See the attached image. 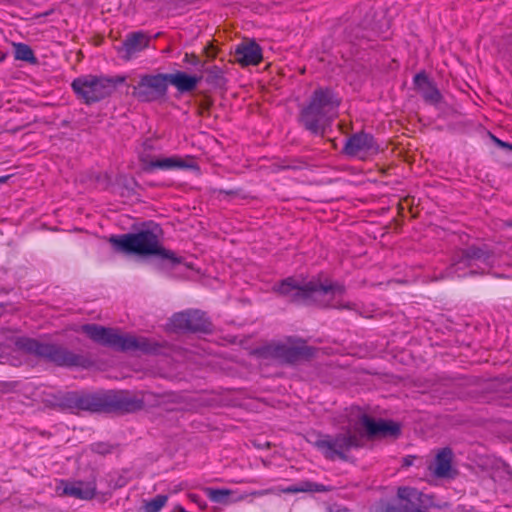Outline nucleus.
I'll list each match as a JSON object with an SVG mask.
<instances>
[{
    "label": "nucleus",
    "instance_id": "f257e3e1",
    "mask_svg": "<svg viewBox=\"0 0 512 512\" xmlns=\"http://www.w3.org/2000/svg\"><path fill=\"white\" fill-rule=\"evenodd\" d=\"M177 395L171 392L156 394L143 392L141 397L129 391H71L67 392L62 406L68 411L79 414L81 411L89 413H132L141 410L145 403L152 406H161L166 403L176 402Z\"/></svg>",
    "mask_w": 512,
    "mask_h": 512
},
{
    "label": "nucleus",
    "instance_id": "f03ea898",
    "mask_svg": "<svg viewBox=\"0 0 512 512\" xmlns=\"http://www.w3.org/2000/svg\"><path fill=\"white\" fill-rule=\"evenodd\" d=\"M363 428L370 438L377 436L397 435L399 426L384 420L375 421L372 417L362 414L354 429H347L345 432L335 436L325 435L319 438L315 445L322 452L326 459L336 458L347 460L346 453L352 448H359L364 444V434L359 430Z\"/></svg>",
    "mask_w": 512,
    "mask_h": 512
},
{
    "label": "nucleus",
    "instance_id": "7ed1b4c3",
    "mask_svg": "<svg viewBox=\"0 0 512 512\" xmlns=\"http://www.w3.org/2000/svg\"><path fill=\"white\" fill-rule=\"evenodd\" d=\"M161 229L158 226L152 229H142L135 233H126L118 236H111L109 242L114 250L124 254L139 256H153L162 261H168L173 266L183 262L182 257L174 251L166 249L160 240Z\"/></svg>",
    "mask_w": 512,
    "mask_h": 512
},
{
    "label": "nucleus",
    "instance_id": "20e7f679",
    "mask_svg": "<svg viewBox=\"0 0 512 512\" xmlns=\"http://www.w3.org/2000/svg\"><path fill=\"white\" fill-rule=\"evenodd\" d=\"M339 105L340 99L331 89L320 87L301 110L299 122L311 133L324 137L338 115Z\"/></svg>",
    "mask_w": 512,
    "mask_h": 512
},
{
    "label": "nucleus",
    "instance_id": "39448f33",
    "mask_svg": "<svg viewBox=\"0 0 512 512\" xmlns=\"http://www.w3.org/2000/svg\"><path fill=\"white\" fill-rule=\"evenodd\" d=\"M345 287L339 283L326 281L300 284L290 278V302L299 304H316L323 308L353 309L352 304L345 303Z\"/></svg>",
    "mask_w": 512,
    "mask_h": 512
},
{
    "label": "nucleus",
    "instance_id": "423d86ee",
    "mask_svg": "<svg viewBox=\"0 0 512 512\" xmlns=\"http://www.w3.org/2000/svg\"><path fill=\"white\" fill-rule=\"evenodd\" d=\"M80 330L94 342L121 352L154 354L160 348L158 343L146 337L121 333L119 329L107 328L98 324H85L81 326Z\"/></svg>",
    "mask_w": 512,
    "mask_h": 512
},
{
    "label": "nucleus",
    "instance_id": "0eeeda50",
    "mask_svg": "<svg viewBox=\"0 0 512 512\" xmlns=\"http://www.w3.org/2000/svg\"><path fill=\"white\" fill-rule=\"evenodd\" d=\"M18 349L51 362L57 366L82 367L91 366V361L81 354H76L68 348L49 342H40L33 338L20 337L15 341Z\"/></svg>",
    "mask_w": 512,
    "mask_h": 512
},
{
    "label": "nucleus",
    "instance_id": "6e6552de",
    "mask_svg": "<svg viewBox=\"0 0 512 512\" xmlns=\"http://www.w3.org/2000/svg\"><path fill=\"white\" fill-rule=\"evenodd\" d=\"M72 88L80 99L90 104L109 96L115 90V85L108 78L88 75L75 79Z\"/></svg>",
    "mask_w": 512,
    "mask_h": 512
},
{
    "label": "nucleus",
    "instance_id": "1a4fd4ad",
    "mask_svg": "<svg viewBox=\"0 0 512 512\" xmlns=\"http://www.w3.org/2000/svg\"><path fill=\"white\" fill-rule=\"evenodd\" d=\"M131 94L140 102H154L167 94L166 74H142L135 84L130 85Z\"/></svg>",
    "mask_w": 512,
    "mask_h": 512
},
{
    "label": "nucleus",
    "instance_id": "9d476101",
    "mask_svg": "<svg viewBox=\"0 0 512 512\" xmlns=\"http://www.w3.org/2000/svg\"><path fill=\"white\" fill-rule=\"evenodd\" d=\"M250 355L265 365L288 363V346L280 341L265 342L250 351Z\"/></svg>",
    "mask_w": 512,
    "mask_h": 512
},
{
    "label": "nucleus",
    "instance_id": "9b49d317",
    "mask_svg": "<svg viewBox=\"0 0 512 512\" xmlns=\"http://www.w3.org/2000/svg\"><path fill=\"white\" fill-rule=\"evenodd\" d=\"M172 325L175 329L191 332L208 333L212 330V323L206 314L200 310H188L176 313L172 317Z\"/></svg>",
    "mask_w": 512,
    "mask_h": 512
},
{
    "label": "nucleus",
    "instance_id": "f8f14e48",
    "mask_svg": "<svg viewBox=\"0 0 512 512\" xmlns=\"http://www.w3.org/2000/svg\"><path fill=\"white\" fill-rule=\"evenodd\" d=\"M427 494L412 487H399L397 503L386 507L385 512H415L418 506H426Z\"/></svg>",
    "mask_w": 512,
    "mask_h": 512
},
{
    "label": "nucleus",
    "instance_id": "ddd939ff",
    "mask_svg": "<svg viewBox=\"0 0 512 512\" xmlns=\"http://www.w3.org/2000/svg\"><path fill=\"white\" fill-rule=\"evenodd\" d=\"M379 151L372 135L360 132L352 135L346 141L344 152L349 156L365 159L367 156L374 155Z\"/></svg>",
    "mask_w": 512,
    "mask_h": 512
},
{
    "label": "nucleus",
    "instance_id": "4468645a",
    "mask_svg": "<svg viewBox=\"0 0 512 512\" xmlns=\"http://www.w3.org/2000/svg\"><path fill=\"white\" fill-rule=\"evenodd\" d=\"M490 257V252L484 248L469 246L466 249H461L455 252L452 257V263L446 270L447 276L455 273V266L463 264L464 267L471 266L475 260H486Z\"/></svg>",
    "mask_w": 512,
    "mask_h": 512
},
{
    "label": "nucleus",
    "instance_id": "2eb2a0df",
    "mask_svg": "<svg viewBox=\"0 0 512 512\" xmlns=\"http://www.w3.org/2000/svg\"><path fill=\"white\" fill-rule=\"evenodd\" d=\"M150 38L143 32L129 33L122 45L117 48L120 57L125 60H131L136 54L146 49Z\"/></svg>",
    "mask_w": 512,
    "mask_h": 512
},
{
    "label": "nucleus",
    "instance_id": "dca6fc26",
    "mask_svg": "<svg viewBox=\"0 0 512 512\" xmlns=\"http://www.w3.org/2000/svg\"><path fill=\"white\" fill-rule=\"evenodd\" d=\"M234 59L242 66L257 65L262 60V49L253 40L244 41L236 47Z\"/></svg>",
    "mask_w": 512,
    "mask_h": 512
},
{
    "label": "nucleus",
    "instance_id": "f3484780",
    "mask_svg": "<svg viewBox=\"0 0 512 512\" xmlns=\"http://www.w3.org/2000/svg\"><path fill=\"white\" fill-rule=\"evenodd\" d=\"M416 90L421 94L425 102L436 105L442 100V95L435 84L429 80L425 72H420L414 77Z\"/></svg>",
    "mask_w": 512,
    "mask_h": 512
},
{
    "label": "nucleus",
    "instance_id": "a211bd4d",
    "mask_svg": "<svg viewBox=\"0 0 512 512\" xmlns=\"http://www.w3.org/2000/svg\"><path fill=\"white\" fill-rule=\"evenodd\" d=\"M140 162L145 172H151L155 169L171 170L188 167L182 159L177 157L152 159L149 155L142 154Z\"/></svg>",
    "mask_w": 512,
    "mask_h": 512
},
{
    "label": "nucleus",
    "instance_id": "6ab92c4d",
    "mask_svg": "<svg viewBox=\"0 0 512 512\" xmlns=\"http://www.w3.org/2000/svg\"><path fill=\"white\" fill-rule=\"evenodd\" d=\"M203 76L188 75L185 72L177 71L175 73L166 74L167 86L169 84L175 86L181 93L193 91Z\"/></svg>",
    "mask_w": 512,
    "mask_h": 512
},
{
    "label": "nucleus",
    "instance_id": "aec40b11",
    "mask_svg": "<svg viewBox=\"0 0 512 512\" xmlns=\"http://www.w3.org/2000/svg\"><path fill=\"white\" fill-rule=\"evenodd\" d=\"M316 351V348L308 346L304 340L290 337V364L310 360Z\"/></svg>",
    "mask_w": 512,
    "mask_h": 512
},
{
    "label": "nucleus",
    "instance_id": "412c9836",
    "mask_svg": "<svg viewBox=\"0 0 512 512\" xmlns=\"http://www.w3.org/2000/svg\"><path fill=\"white\" fill-rule=\"evenodd\" d=\"M453 459V452L450 448L445 447L441 449L436 457L434 466H430L433 474L437 477L444 478L450 476L451 464Z\"/></svg>",
    "mask_w": 512,
    "mask_h": 512
},
{
    "label": "nucleus",
    "instance_id": "4be33fe9",
    "mask_svg": "<svg viewBox=\"0 0 512 512\" xmlns=\"http://www.w3.org/2000/svg\"><path fill=\"white\" fill-rule=\"evenodd\" d=\"M65 495L72 496L77 499L90 500L95 496L96 485L94 482H74L67 484L63 490Z\"/></svg>",
    "mask_w": 512,
    "mask_h": 512
},
{
    "label": "nucleus",
    "instance_id": "5701e85b",
    "mask_svg": "<svg viewBox=\"0 0 512 512\" xmlns=\"http://www.w3.org/2000/svg\"><path fill=\"white\" fill-rule=\"evenodd\" d=\"M206 76L205 81L214 88H224L226 85V78L221 68L212 66L203 69Z\"/></svg>",
    "mask_w": 512,
    "mask_h": 512
},
{
    "label": "nucleus",
    "instance_id": "b1692460",
    "mask_svg": "<svg viewBox=\"0 0 512 512\" xmlns=\"http://www.w3.org/2000/svg\"><path fill=\"white\" fill-rule=\"evenodd\" d=\"M14 56L16 60L25 61L30 64H36L37 58L30 46L23 43H14Z\"/></svg>",
    "mask_w": 512,
    "mask_h": 512
},
{
    "label": "nucleus",
    "instance_id": "393cba45",
    "mask_svg": "<svg viewBox=\"0 0 512 512\" xmlns=\"http://www.w3.org/2000/svg\"><path fill=\"white\" fill-rule=\"evenodd\" d=\"M333 488L331 486H325L322 484H317L310 481H305L300 483L299 485L290 486V493L297 492H329Z\"/></svg>",
    "mask_w": 512,
    "mask_h": 512
},
{
    "label": "nucleus",
    "instance_id": "a878e982",
    "mask_svg": "<svg viewBox=\"0 0 512 512\" xmlns=\"http://www.w3.org/2000/svg\"><path fill=\"white\" fill-rule=\"evenodd\" d=\"M66 396H67V392L60 393L57 395H52L51 397L44 399L43 402H44L45 406L48 408L59 409L62 411L68 410L67 407L62 406V402H64V398H66Z\"/></svg>",
    "mask_w": 512,
    "mask_h": 512
},
{
    "label": "nucleus",
    "instance_id": "bb28decb",
    "mask_svg": "<svg viewBox=\"0 0 512 512\" xmlns=\"http://www.w3.org/2000/svg\"><path fill=\"white\" fill-rule=\"evenodd\" d=\"M168 497L166 495H157L152 500L146 502L145 512H159L166 504Z\"/></svg>",
    "mask_w": 512,
    "mask_h": 512
},
{
    "label": "nucleus",
    "instance_id": "cd10ccee",
    "mask_svg": "<svg viewBox=\"0 0 512 512\" xmlns=\"http://www.w3.org/2000/svg\"><path fill=\"white\" fill-rule=\"evenodd\" d=\"M206 493L211 501L216 503H223L225 502L226 497L231 495L232 491L228 489L207 488Z\"/></svg>",
    "mask_w": 512,
    "mask_h": 512
},
{
    "label": "nucleus",
    "instance_id": "c85d7f7f",
    "mask_svg": "<svg viewBox=\"0 0 512 512\" xmlns=\"http://www.w3.org/2000/svg\"><path fill=\"white\" fill-rule=\"evenodd\" d=\"M91 450L95 453L106 455L111 452V446L106 443H94L91 446Z\"/></svg>",
    "mask_w": 512,
    "mask_h": 512
},
{
    "label": "nucleus",
    "instance_id": "c756f323",
    "mask_svg": "<svg viewBox=\"0 0 512 512\" xmlns=\"http://www.w3.org/2000/svg\"><path fill=\"white\" fill-rule=\"evenodd\" d=\"M275 492H276L275 489H266V490L253 491L250 494H244V495L239 496L237 500L238 501L244 500L247 496L261 497V496H264V495H267V494H272V493H275Z\"/></svg>",
    "mask_w": 512,
    "mask_h": 512
},
{
    "label": "nucleus",
    "instance_id": "7c9ffc66",
    "mask_svg": "<svg viewBox=\"0 0 512 512\" xmlns=\"http://www.w3.org/2000/svg\"><path fill=\"white\" fill-rule=\"evenodd\" d=\"M275 492H276L275 489H266V490L253 491L250 494H244V495L239 496L237 500L238 501L244 500L247 496L261 497V496H264V495H267V494H272V493H275Z\"/></svg>",
    "mask_w": 512,
    "mask_h": 512
},
{
    "label": "nucleus",
    "instance_id": "2f4dec72",
    "mask_svg": "<svg viewBox=\"0 0 512 512\" xmlns=\"http://www.w3.org/2000/svg\"><path fill=\"white\" fill-rule=\"evenodd\" d=\"M184 62L194 66L200 65L202 69H204L205 66V62H201L200 59L194 54H186Z\"/></svg>",
    "mask_w": 512,
    "mask_h": 512
},
{
    "label": "nucleus",
    "instance_id": "473e14b6",
    "mask_svg": "<svg viewBox=\"0 0 512 512\" xmlns=\"http://www.w3.org/2000/svg\"><path fill=\"white\" fill-rule=\"evenodd\" d=\"M211 105L212 101L210 99H204L203 101H201L198 106L199 115L203 116L206 112H208Z\"/></svg>",
    "mask_w": 512,
    "mask_h": 512
},
{
    "label": "nucleus",
    "instance_id": "72a5a7b5",
    "mask_svg": "<svg viewBox=\"0 0 512 512\" xmlns=\"http://www.w3.org/2000/svg\"><path fill=\"white\" fill-rule=\"evenodd\" d=\"M279 292L285 295L288 292V279H283L279 286Z\"/></svg>",
    "mask_w": 512,
    "mask_h": 512
},
{
    "label": "nucleus",
    "instance_id": "f704fd0d",
    "mask_svg": "<svg viewBox=\"0 0 512 512\" xmlns=\"http://www.w3.org/2000/svg\"><path fill=\"white\" fill-rule=\"evenodd\" d=\"M414 457L408 456L403 459V466L409 467L413 464Z\"/></svg>",
    "mask_w": 512,
    "mask_h": 512
},
{
    "label": "nucleus",
    "instance_id": "c9c22d12",
    "mask_svg": "<svg viewBox=\"0 0 512 512\" xmlns=\"http://www.w3.org/2000/svg\"><path fill=\"white\" fill-rule=\"evenodd\" d=\"M495 141L497 142V144H498L499 146H501V147H505V148H508V149L512 150V145H511V144H508V143H506V142H503V141H501V140H499V139H497V138H495Z\"/></svg>",
    "mask_w": 512,
    "mask_h": 512
},
{
    "label": "nucleus",
    "instance_id": "e433bc0d",
    "mask_svg": "<svg viewBox=\"0 0 512 512\" xmlns=\"http://www.w3.org/2000/svg\"><path fill=\"white\" fill-rule=\"evenodd\" d=\"M111 80L114 82V85L116 86L118 83H123L125 81V77H117Z\"/></svg>",
    "mask_w": 512,
    "mask_h": 512
},
{
    "label": "nucleus",
    "instance_id": "4c0bfd02",
    "mask_svg": "<svg viewBox=\"0 0 512 512\" xmlns=\"http://www.w3.org/2000/svg\"><path fill=\"white\" fill-rule=\"evenodd\" d=\"M6 58V53L0 51V62L4 61Z\"/></svg>",
    "mask_w": 512,
    "mask_h": 512
},
{
    "label": "nucleus",
    "instance_id": "58836bf2",
    "mask_svg": "<svg viewBox=\"0 0 512 512\" xmlns=\"http://www.w3.org/2000/svg\"><path fill=\"white\" fill-rule=\"evenodd\" d=\"M8 178L9 176L0 177V183H4Z\"/></svg>",
    "mask_w": 512,
    "mask_h": 512
},
{
    "label": "nucleus",
    "instance_id": "ea45409f",
    "mask_svg": "<svg viewBox=\"0 0 512 512\" xmlns=\"http://www.w3.org/2000/svg\"><path fill=\"white\" fill-rule=\"evenodd\" d=\"M220 193H225V194H227V195L234 194V192H233V191H230V192H223V191H221Z\"/></svg>",
    "mask_w": 512,
    "mask_h": 512
},
{
    "label": "nucleus",
    "instance_id": "a19ab883",
    "mask_svg": "<svg viewBox=\"0 0 512 512\" xmlns=\"http://www.w3.org/2000/svg\"><path fill=\"white\" fill-rule=\"evenodd\" d=\"M299 72H300L301 74L305 73V68H304V67H303V68H301V69L299 70Z\"/></svg>",
    "mask_w": 512,
    "mask_h": 512
},
{
    "label": "nucleus",
    "instance_id": "79ce46f5",
    "mask_svg": "<svg viewBox=\"0 0 512 512\" xmlns=\"http://www.w3.org/2000/svg\"><path fill=\"white\" fill-rule=\"evenodd\" d=\"M206 51H208V48L206 49ZM207 53H209V52H207ZM208 56L214 57V54H208Z\"/></svg>",
    "mask_w": 512,
    "mask_h": 512
},
{
    "label": "nucleus",
    "instance_id": "37998d69",
    "mask_svg": "<svg viewBox=\"0 0 512 512\" xmlns=\"http://www.w3.org/2000/svg\"><path fill=\"white\" fill-rule=\"evenodd\" d=\"M508 226H512V221L507 222Z\"/></svg>",
    "mask_w": 512,
    "mask_h": 512
},
{
    "label": "nucleus",
    "instance_id": "c03bdc74",
    "mask_svg": "<svg viewBox=\"0 0 512 512\" xmlns=\"http://www.w3.org/2000/svg\"><path fill=\"white\" fill-rule=\"evenodd\" d=\"M281 492L286 493V492H288V489H283V490H281Z\"/></svg>",
    "mask_w": 512,
    "mask_h": 512
}]
</instances>
